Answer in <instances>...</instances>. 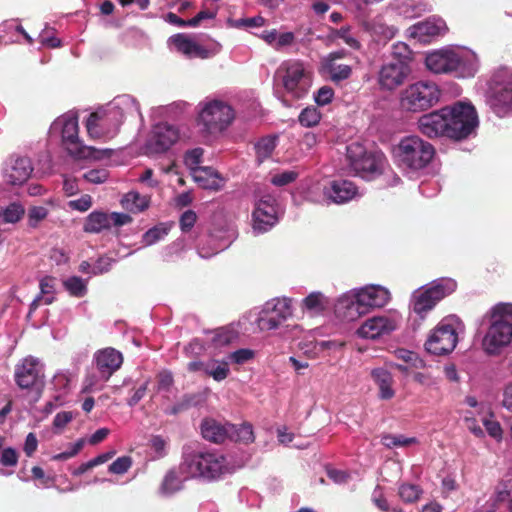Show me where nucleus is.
Here are the masks:
<instances>
[{
    "label": "nucleus",
    "mask_w": 512,
    "mask_h": 512,
    "mask_svg": "<svg viewBox=\"0 0 512 512\" xmlns=\"http://www.w3.org/2000/svg\"><path fill=\"white\" fill-rule=\"evenodd\" d=\"M136 115L141 116L136 99L128 94L119 95L89 115L86 121L88 135L94 139H111L127 117Z\"/></svg>",
    "instance_id": "1"
},
{
    "label": "nucleus",
    "mask_w": 512,
    "mask_h": 512,
    "mask_svg": "<svg viewBox=\"0 0 512 512\" xmlns=\"http://www.w3.org/2000/svg\"><path fill=\"white\" fill-rule=\"evenodd\" d=\"M486 316L488 326L481 348L487 356L497 357L512 345V303H497L489 309Z\"/></svg>",
    "instance_id": "2"
},
{
    "label": "nucleus",
    "mask_w": 512,
    "mask_h": 512,
    "mask_svg": "<svg viewBox=\"0 0 512 512\" xmlns=\"http://www.w3.org/2000/svg\"><path fill=\"white\" fill-rule=\"evenodd\" d=\"M49 137L60 140L68 154L77 159L99 160L109 152L108 149L100 150L83 144L79 138L78 116L72 111L62 114L52 122Z\"/></svg>",
    "instance_id": "3"
},
{
    "label": "nucleus",
    "mask_w": 512,
    "mask_h": 512,
    "mask_svg": "<svg viewBox=\"0 0 512 512\" xmlns=\"http://www.w3.org/2000/svg\"><path fill=\"white\" fill-rule=\"evenodd\" d=\"M434 155L433 145L416 135L403 137L393 148L394 163L409 178L427 168Z\"/></svg>",
    "instance_id": "4"
},
{
    "label": "nucleus",
    "mask_w": 512,
    "mask_h": 512,
    "mask_svg": "<svg viewBox=\"0 0 512 512\" xmlns=\"http://www.w3.org/2000/svg\"><path fill=\"white\" fill-rule=\"evenodd\" d=\"M236 118L231 104L217 97H205L196 107V124L205 137H217L228 130Z\"/></svg>",
    "instance_id": "5"
},
{
    "label": "nucleus",
    "mask_w": 512,
    "mask_h": 512,
    "mask_svg": "<svg viewBox=\"0 0 512 512\" xmlns=\"http://www.w3.org/2000/svg\"><path fill=\"white\" fill-rule=\"evenodd\" d=\"M456 289L457 282L453 278H437L412 292L409 309L424 320L440 301L454 293Z\"/></svg>",
    "instance_id": "6"
},
{
    "label": "nucleus",
    "mask_w": 512,
    "mask_h": 512,
    "mask_svg": "<svg viewBox=\"0 0 512 512\" xmlns=\"http://www.w3.org/2000/svg\"><path fill=\"white\" fill-rule=\"evenodd\" d=\"M182 472L191 478L214 481L228 472V464L221 453L203 451L186 455L180 464Z\"/></svg>",
    "instance_id": "7"
},
{
    "label": "nucleus",
    "mask_w": 512,
    "mask_h": 512,
    "mask_svg": "<svg viewBox=\"0 0 512 512\" xmlns=\"http://www.w3.org/2000/svg\"><path fill=\"white\" fill-rule=\"evenodd\" d=\"M486 104L499 118L512 116V68L500 67L492 73L486 91Z\"/></svg>",
    "instance_id": "8"
},
{
    "label": "nucleus",
    "mask_w": 512,
    "mask_h": 512,
    "mask_svg": "<svg viewBox=\"0 0 512 512\" xmlns=\"http://www.w3.org/2000/svg\"><path fill=\"white\" fill-rule=\"evenodd\" d=\"M449 139L461 141L475 136L479 127L476 108L469 101H457L445 106Z\"/></svg>",
    "instance_id": "9"
},
{
    "label": "nucleus",
    "mask_w": 512,
    "mask_h": 512,
    "mask_svg": "<svg viewBox=\"0 0 512 512\" xmlns=\"http://www.w3.org/2000/svg\"><path fill=\"white\" fill-rule=\"evenodd\" d=\"M440 96L441 91L435 82L420 80L401 92L400 105L409 112H423L435 106Z\"/></svg>",
    "instance_id": "10"
},
{
    "label": "nucleus",
    "mask_w": 512,
    "mask_h": 512,
    "mask_svg": "<svg viewBox=\"0 0 512 512\" xmlns=\"http://www.w3.org/2000/svg\"><path fill=\"white\" fill-rule=\"evenodd\" d=\"M283 88L295 99L303 98L312 85V73L308 67L299 60L284 61L276 72Z\"/></svg>",
    "instance_id": "11"
},
{
    "label": "nucleus",
    "mask_w": 512,
    "mask_h": 512,
    "mask_svg": "<svg viewBox=\"0 0 512 512\" xmlns=\"http://www.w3.org/2000/svg\"><path fill=\"white\" fill-rule=\"evenodd\" d=\"M347 158L355 173L365 180L379 176L386 164V157L381 151L367 152L359 143L347 146Z\"/></svg>",
    "instance_id": "12"
},
{
    "label": "nucleus",
    "mask_w": 512,
    "mask_h": 512,
    "mask_svg": "<svg viewBox=\"0 0 512 512\" xmlns=\"http://www.w3.org/2000/svg\"><path fill=\"white\" fill-rule=\"evenodd\" d=\"M461 323L454 317L442 319L429 333L425 342V349L433 355H447L451 353L458 343V331Z\"/></svg>",
    "instance_id": "13"
},
{
    "label": "nucleus",
    "mask_w": 512,
    "mask_h": 512,
    "mask_svg": "<svg viewBox=\"0 0 512 512\" xmlns=\"http://www.w3.org/2000/svg\"><path fill=\"white\" fill-rule=\"evenodd\" d=\"M281 208L275 195L268 188H258L254 192V210L252 213L253 230L263 233L270 230L279 221Z\"/></svg>",
    "instance_id": "14"
},
{
    "label": "nucleus",
    "mask_w": 512,
    "mask_h": 512,
    "mask_svg": "<svg viewBox=\"0 0 512 512\" xmlns=\"http://www.w3.org/2000/svg\"><path fill=\"white\" fill-rule=\"evenodd\" d=\"M292 316V300L287 297L273 298L261 307L256 323L261 331L278 329Z\"/></svg>",
    "instance_id": "15"
},
{
    "label": "nucleus",
    "mask_w": 512,
    "mask_h": 512,
    "mask_svg": "<svg viewBox=\"0 0 512 512\" xmlns=\"http://www.w3.org/2000/svg\"><path fill=\"white\" fill-rule=\"evenodd\" d=\"M401 315L394 311L366 319L356 333L363 339H377L395 331L401 324Z\"/></svg>",
    "instance_id": "16"
},
{
    "label": "nucleus",
    "mask_w": 512,
    "mask_h": 512,
    "mask_svg": "<svg viewBox=\"0 0 512 512\" xmlns=\"http://www.w3.org/2000/svg\"><path fill=\"white\" fill-rule=\"evenodd\" d=\"M168 45L187 58L207 59L215 56L221 50L219 43L215 42L210 47L202 46L185 33H178L169 37Z\"/></svg>",
    "instance_id": "17"
},
{
    "label": "nucleus",
    "mask_w": 512,
    "mask_h": 512,
    "mask_svg": "<svg viewBox=\"0 0 512 512\" xmlns=\"http://www.w3.org/2000/svg\"><path fill=\"white\" fill-rule=\"evenodd\" d=\"M179 139V130L168 123H158L153 128L145 143V152L160 154L169 150Z\"/></svg>",
    "instance_id": "18"
},
{
    "label": "nucleus",
    "mask_w": 512,
    "mask_h": 512,
    "mask_svg": "<svg viewBox=\"0 0 512 512\" xmlns=\"http://www.w3.org/2000/svg\"><path fill=\"white\" fill-rule=\"evenodd\" d=\"M44 371L39 360L27 356L19 361L14 370V380L21 389H31L43 384Z\"/></svg>",
    "instance_id": "19"
},
{
    "label": "nucleus",
    "mask_w": 512,
    "mask_h": 512,
    "mask_svg": "<svg viewBox=\"0 0 512 512\" xmlns=\"http://www.w3.org/2000/svg\"><path fill=\"white\" fill-rule=\"evenodd\" d=\"M33 166L28 157L12 155L4 164L3 179L12 186L24 184L31 176Z\"/></svg>",
    "instance_id": "20"
},
{
    "label": "nucleus",
    "mask_w": 512,
    "mask_h": 512,
    "mask_svg": "<svg viewBox=\"0 0 512 512\" xmlns=\"http://www.w3.org/2000/svg\"><path fill=\"white\" fill-rule=\"evenodd\" d=\"M323 195L335 204H345L361 196L355 183L343 178L329 181L323 188Z\"/></svg>",
    "instance_id": "21"
},
{
    "label": "nucleus",
    "mask_w": 512,
    "mask_h": 512,
    "mask_svg": "<svg viewBox=\"0 0 512 512\" xmlns=\"http://www.w3.org/2000/svg\"><path fill=\"white\" fill-rule=\"evenodd\" d=\"M479 58L477 54L469 48H454L452 74L458 78H471L479 70Z\"/></svg>",
    "instance_id": "22"
},
{
    "label": "nucleus",
    "mask_w": 512,
    "mask_h": 512,
    "mask_svg": "<svg viewBox=\"0 0 512 512\" xmlns=\"http://www.w3.org/2000/svg\"><path fill=\"white\" fill-rule=\"evenodd\" d=\"M355 290L364 314L370 309L384 307L391 299L389 290L382 285L368 284Z\"/></svg>",
    "instance_id": "23"
},
{
    "label": "nucleus",
    "mask_w": 512,
    "mask_h": 512,
    "mask_svg": "<svg viewBox=\"0 0 512 512\" xmlns=\"http://www.w3.org/2000/svg\"><path fill=\"white\" fill-rule=\"evenodd\" d=\"M444 107L439 110L422 115L418 119V130L428 138L447 137L448 123Z\"/></svg>",
    "instance_id": "24"
},
{
    "label": "nucleus",
    "mask_w": 512,
    "mask_h": 512,
    "mask_svg": "<svg viewBox=\"0 0 512 512\" xmlns=\"http://www.w3.org/2000/svg\"><path fill=\"white\" fill-rule=\"evenodd\" d=\"M345 54L344 50H339L331 52L321 59V72L326 74L334 83L347 80L352 74L350 65L340 63Z\"/></svg>",
    "instance_id": "25"
},
{
    "label": "nucleus",
    "mask_w": 512,
    "mask_h": 512,
    "mask_svg": "<svg viewBox=\"0 0 512 512\" xmlns=\"http://www.w3.org/2000/svg\"><path fill=\"white\" fill-rule=\"evenodd\" d=\"M410 71V66L388 60L378 73L379 85L383 89L393 90L404 82Z\"/></svg>",
    "instance_id": "26"
},
{
    "label": "nucleus",
    "mask_w": 512,
    "mask_h": 512,
    "mask_svg": "<svg viewBox=\"0 0 512 512\" xmlns=\"http://www.w3.org/2000/svg\"><path fill=\"white\" fill-rule=\"evenodd\" d=\"M94 363L102 381L109 378L121 367L123 363L122 354L114 348L107 347L98 350L94 354Z\"/></svg>",
    "instance_id": "27"
},
{
    "label": "nucleus",
    "mask_w": 512,
    "mask_h": 512,
    "mask_svg": "<svg viewBox=\"0 0 512 512\" xmlns=\"http://www.w3.org/2000/svg\"><path fill=\"white\" fill-rule=\"evenodd\" d=\"M335 313L347 321H354L360 317L363 312L362 306L358 301L355 288L340 295L334 304Z\"/></svg>",
    "instance_id": "28"
},
{
    "label": "nucleus",
    "mask_w": 512,
    "mask_h": 512,
    "mask_svg": "<svg viewBox=\"0 0 512 512\" xmlns=\"http://www.w3.org/2000/svg\"><path fill=\"white\" fill-rule=\"evenodd\" d=\"M453 52L454 48H447L427 54V69L435 74H452Z\"/></svg>",
    "instance_id": "29"
},
{
    "label": "nucleus",
    "mask_w": 512,
    "mask_h": 512,
    "mask_svg": "<svg viewBox=\"0 0 512 512\" xmlns=\"http://www.w3.org/2000/svg\"><path fill=\"white\" fill-rule=\"evenodd\" d=\"M446 31V23L441 18H428L418 22L410 28L412 37L421 42H427L428 38L441 35Z\"/></svg>",
    "instance_id": "30"
},
{
    "label": "nucleus",
    "mask_w": 512,
    "mask_h": 512,
    "mask_svg": "<svg viewBox=\"0 0 512 512\" xmlns=\"http://www.w3.org/2000/svg\"><path fill=\"white\" fill-rule=\"evenodd\" d=\"M389 8L407 19L418 17L426 11H430L427 4L417 0H392L389 3Z\"/></svg>",
    "instance_id": "31"
},
{
    "label": "nucleus",
    "mask_w": 512,
    "mask_h": 512,
    "mask_svg": "<svg viewBox=\"0 0 512 512\" xmlns=\"http://www.w3.org/2000/svg\"><path fill=\"white\" fill-rule=\"evenodd\" d=\"M203 438L214 443L224 442L229 435V423L221 424L214 419H205L201 424Z\"/></svg>",
    "instance_id": "32"
},
{
    "label": "nucleus",
    "mask_w": 512,
    "mask_h": 512,
    "mask_svg": "<svg viewBox=\"0 0 512 512\" xmlns=\"http://www.w3.org/2000/svg\"><path fill=\"white\" fill-rule=\"evenodd\" d=\"M192 176L194 181L204 189L219 190L223 186V179L211 167L196 168Z\"/></svg>",
    "instance_id": "33"
},
{
    "label": "nucleus",
    "mask_w": 512,
    "mask_h": 512,
    "mask_svg": "<svg viewBox=\"0 0 512 512\" xmlns=\"http://www.w3.org/2000/svg\"><path fill=\"white\" fill-rule=\"evenodd\" d=\"M190 478L191 477L186 476V473L181 471L180 466L177 469H171L166 473L159 492L163 496H170L180 491L184 481Z\"/></svg>",
    "instance_id": "34"
},
{
    "label": "nucleus",
    "mask_w": 512,
    "mask_h": 512,
    "mask_svg": "<svg viewBox=\"0 0 512 512\" xmlns=\"http://www.w3.org/2000/svg\"><path fill=\"white\" fill-rule=\"evenodd\" d=\"M371 376L379 388V397L383 400L391 399L395 394L391 373L384 368H375L371 371Z\"/></svg>",
    "instance_id": "35"
},
{
    "label": "nucleus",
    "mask_w": 512,
    "mask_h": 512,
    "mask_svg": "<svg viewBox=\"0 0 512 512\" xmlns=\"http://www.w3.org/2000/svg\"><path fill=\"white\" fill-rule=\"evenodd\" d=\"M328 305V298L319 291L311 292L302 300V308L312 316L322 314Z\"/></svg>",
    "instance_id": "36"
},
{
    "label": "nucleus",
    "mask_w": 512,
    "mask_h": 512,
    "mask_svg": "<svg viewBox=\"0 0 512 512\" xmlns=\"http://www.w3.org/2000/svg\"><path fill=\"white\" fill-rule=\"evenodd\" d=\"M25 212V207L20 201L0 206V224H17L23 219Z\"/></svg>",
    "instance_id": "37"
},
{
    "label": "nucleus",
    "mask_w": 512,
    "mask_h": 512,
    "mask_svg": "<svg viewBox=\"0 0 512 512\" xmlns=\"http://www.w3.org/2000/svg\"><path fill=\"white\" fill-rule=\"evenodd\" d=\"M364 28L371 35L377 37L378 40H390L397 33V29L394 26L387 25L380 17L366 22Z\"/></svg>",
    "instance_id": "38"
},
{
    "label": "nucleus",
    "mask_w": 512,
    "mask_h": 512,
    "mask_svg": "<svg viewBox=\"0 0 512 512\" xmlns=\"http://www.w3.org/2000/svg\"><path fill=\"white\" fill-rule=\"evenodd\" d=\"M330 37L333 40H341L345 45L353 50H360L362 47L355 30L350 25L331 29Z\"/></svg>",
    "instance_id": "39"
},
{
    "label": "nucleus",
    "mask_w": 512,
    "mask_h": 512,
    "mask_svg": "<svg viewBox=\"0 0 512 512\" xmlns=\"http://www.w3.org/2000/svg\"><path fill=\"white\" fill-rule=\"evenodd\" d=\"M150 198L146 195H141L136 191H130L126 193L122 200V206L132 212V213H140L146 210L149 207Z\"/></svg>",
    "instance_id": "40"
},
{
    "label": "nucleus",
    "mask_w": 512,
    "mask_h": 512,
    "mask_svg": "<svg viewBox=\"0 0 512 512\" xmlns=\"http://www.w3.org/2000/svg\"><path fill=\"white\" fill-rule=\"evenodd\" d=\"M299 346L305 355L313 359L316 358L319 353L325 350L339 349L343 344L333 340H321L310 343L301 342Z\"/></svg>",
    "instance_id": "41"
},
{
    "label": "nucleus",
    "mask_w": 512,
    "mask_h": 512,
    "mask_svg": "<svg viewBox=\"0 0 512 512\" xmlns=\"http://www.w3.org/2000/svg\"><path fill=\"white\" fill-rule=\"evenodd\" d=\"M110 228L108 213L102 211L91 212L84 223V231L88 233H100Z\"/></svg>",
    "instance_id": "42"
},
{
    "label": "nucleus",
    "mask_w": 512,
    "mask_h": 512,
    "mask_svg": "<svg viewBox=\"0 0 512 512\" xmlns=\"http://www.w3.org/2000/svg\"><path fill=\"white\" fill-rule=\"evenodd\" d=\"M230 373L228 360L210 359L205 362V374L212 377L215 381H222Z\"/></svg>",
    "instance_id": "43"
},
{
    "label": "nucleus",
    "mask_w": 512,
    "mask_h": 512,
    "mask_svg": "<svg viewBox=\"0 0 512 512\" xmlns=\"http://www.w3.org/2000/svg\"><path fill=\"white\" fill-rule=\"evenodd\" d=\"M218 11V0H204L203 9L188 20L191 27L199 26L204 20L214 19Z\"/></svg>",
    "instance_id": "44"
},
{
    "label": "nucleus",
    "mask_w": 512,
    "mask_h": 512,
    "mask_svg": "<svg viewBox=\"0 0 512 512\" xmlns=\"http://www.w3.org/2000/svg\"><path fill=\"white\" fill-rule=\"evenodd\" d=\"M228 438L235 442L252 443L254 441L252 425L249 423H243L240 426L229 424Z\"/></svg>",
    "instance_id": "45"
},
{
    "label": "nucleus",
    "mask_w": 512,
    "mask_h": 512,
    "mask_svg": "<svg viewBox=\"0 0 512 512\" xmlns=\"http://www.w3.org/2000/svg\"><path fill=\"white\" fill-rule=\"evenodd\" d=\"M230 244V240L220 241L216 243L215 237L213 235H210L208 239V246L207 242L205 244L199 245L197 248V252L201 258L208 259L228 248Z\"/></svg>",
    "instance_id": "46"
},
{
    "label": "nucleus",
    "mask_w": 512,
    "mask_h": 512,
    "mask_svg": "<svg viewBox=\"0 0 512 512\" xmlns=\"http://www.w3.org/2000/svg\"><path fill=\"white\" fill-rule=\"evenodd\" d=\"M170 228L171 225L168 223H160L150 228L142 236L143 245L151 246L159 242L160 240L164 239L168 235Z\"/></svg>",
    "instance_id": "47"
},
{
    "label": "nucleus",
    "mask_w": 512,
    "mask_h": 512,
    "mask_svg": "<svg viewBox=\"0 0 512 512\" xmlns=\"http://www.w3.org/2000/svg\"><path fill=\"white\" fill-rule=\"evenodd\" d=\"M56 279L51 276H45L40 280L39 287L40 293L39 296H42L43 304L50 305L55 300L56 293Z\"/></svg>",
    "instance_id": "48"
},
{
    "label": "nucleus",
    "mask_w": 512,
    "mask_h": 512,
    "mask_svg": "<svg viewBox=\"0 0 512 512\" xmlns=\"http://www.w3.org/2000/svg\"><path fill=\"white\" fill-rule=\"evenodd\" d=\"M381 443L385 447L393 449L417 444L418 439L416 437H406L404 435L384 434L381 437Z\"/></svg>",
    "instance_id": "49"
},
{
    "label": "nucleus",
    "mask_w": 512,
    "mask_h": 512,
    "mask_svg": "<svg viewBox=\"0 0 512 512\" xmlns=\"http://www.w3.org/2000/svg\"><path fill=\"white\" fill-rule=\"evenodd\" d=\"M277 144L276 136H267L255 144L256 155L259 163L267 159L274 151Z\"/></svg>",
    "instance_id": "50"
},
{
    "label": "nucleus",
    "mask_w": 512,
    "mask_h": 512,
    "mask_svg": "<svg viewBox=\"0 0 512 512\" xmlns=\"http://www.w3.org/2000/svg\"><path fill=\"white\" fill-rule=\"evenodd\" d=\"M389 60L410 66L412 51L406 43L397 42L392 46L391 58Z\"/></svg>",
    "instance_id": "51"
},
{
    "label": "nucleus",
    "mask_w": 512,
    "mask_h": 512,
    "mask_svg": "<svg viewBox=\"0 0 512 512\" xmlns=\"http://www.w3.org/2000/svg\"><path fill=\"white\" fill-rule=\"evenodd\" d=\"M64 288L71 296L83 297L87 293V282L78 276H72L63 281Z\"/></svg>",
    "instance_id": "52"
},
{
    "label": "nucleus",
    "mask_w": 512,
    "mask_h": 512,
    "mask_svg": "<svg viewBox=\"0 0 512 512\" xmlns=\"http://www.w3.org/2000/svg\"><path fill=\"white\" fill-rule=\"evenodd\" d=\"M510 501V492L506 489H497L480 510L492 509L500 512L502 506Z\"/></svg>",
    "instance_id": "53"
},
{
    "label": "nucleus",
    "mask_w": 512,
    "mask_h": 512,
    "mask_svg": "<svg viewBox=\"0 0 512 512\" xmlns=\"http://www.w3.org/2000/svg\"><path fill=\"white\" fill-rule=\"evenodd\" d=\"M422 494V489L411 483H403L398 488V495L405 503H414L419 500Z\"/></svg>",
    "instance_id": "54"
},
{
    "label": "nucleus",
    "mask_w": 512,
    "mask_h": 512,
    "mask_svg": "<svg viewBox=\"0 0 512 512\" xmlns=\"http://www.w3.org/2000/svg\"><path fill=\"white\" fill-rule=\"evenodd\" d=\"M299 123L304 127H314L321 120V113L318 108L308 106L304 108L298 117Z\"/></svg>",
    "instance_id": "55"
},
{
    "label": "nucleus",
    "mask_w": 512,
    "mask_h": 512,
    "mask_svg": "<svg viewBox=\"0 0 512 512\" xmlns=\"http://www.w3.org/2000/svg\"><path fill=\"white\" fill-rule=\"evenodd\" d=\"M412 378L417 384L426 389H437L439 386L438 378L428 371L415 370V372H412Z\"/></svg>",
    "instance_id": "56"
},
{
    "label": "nucleus",
    "mask_w": 512,
    "mask_h": 512,
    "mask_svg": "<svg viewBox=\"0 0 512 512\" xmlns=\"http://www.w3.org/2000/svg\"><path fill=\"white\" fill-rule=\"evenodd\" d=\"M396 357L404 363L410 364L415 369H424L426 367L425 361L413 351L399 349L396 351Z\"/></svg>",
    "instance_id": "57"
},
{
    "label": "nucleus",
    "mask_w": 512,
    "mask_h": 512,
    "mask_svg": "<svg viewBox=\"0 0 512 512\" xmlns=\"http://www.w3.org/2000/svg\"><path fill=\"white\" fill-rule=\"evenodd\" d=\"M264 23H265V19L261 16L228 20V25L230 27L238 28V29L261 27L264 25Z\"/></svg>",
    "instance_id": "58"
},
{
    "label": "nucleus",
    "mask_w": 512,
    "mask_h": 512,
    "mask_svg": "<svg viewBox=\"0 0 512 512\" xmlns=\"http://www.w3.org/2000/svg\"><path fill=\"white\" fill-rule=\"evenodd\" d=\"M86 440L84 438L78 439L76 442L69 444V447L64 452L52 456L54 461H65L76 456L84 447Z\"/></svg>",
    "instance_id": "59"
},
{
    "label": "nucleus",
    "mask_w": 512,
    "mask_h": 512,
    "mask_svg": "<svg viewBox=\"0 0 512 512\" xmlns=\"http://www.w3.org/2000/svg\"><path fill=\"white\" fill-rule=\"evenodd\" d=\"M49 211L44 206H32L28 210V225L31 228L38 227L39 223L46 219Z\"/></svg>",
    "instance_id": "60"
},
{
    "label": "nucleus",
    "mask_w": 512,
    "mask_h": 512,
    "mask_svg": "<svg viewBox=\"0 0 512 512\" xmlns=\"http://www.w3.org/2000/svg\"><path fill=\"white\" fill-rule=\"evenodd\" d=\"M298 176L299 173L296 170H286L274 174L270 181L275 186L283 187L293 183L298 178Z\"/></svg>",
    "instance_id": "61"
},
{
    "label": "nucleus",
    "mask_w": 512,
    "mask_h": 512,
    "mask_svg": "<svg viewBox=\"0 0 512 512\" xmlns=\"http://www.w3.org/2000/svg\"><path fill=\"white\" fill-rule=\"evenodd\" d=\"M72 377L69 370H60L54 375L52 384L56 390L65 392L70 387Z\"/></svg>",
    "instance_id": "62"
},
{
    "label": "nucleus",
    "mask_w": 512,
    "mask_h": 512,
    "mask_svg": "<svg viewBox=\"0 0 512 512\" xmlns=\"http://www.w3.org/2000/svg\"><path fill=\"white\" fill-rule=\"evenodd\" d=\"M255 352L248 348L238 349L227 356L228 362L242 365L254 358Z\"/></svg>",
    "instance_id": "63"
},
{
    "label": "nucleus",
    "mask_w": 512,
    "mask_h": 512,
    "mask_svg": "<svg viewBox=\"0 0 512 512\" xmlns=\"http://www.w3.org/2000/svg\"><path fill=\"white\" fill-rule=\"evenodd\" d=\"M203 149L202 148H194L192 150H189L186 152L184 156V162L187 167L190 168L192 173L194 172V169L196 168H203L200 166V163L202 161L203 156Z\"/></svg>",
    "instance_id": "64"
}]
</instances>
